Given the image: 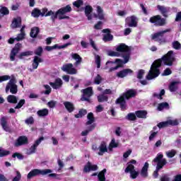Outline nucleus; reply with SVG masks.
<instances>
[{"instance_id":"nucleus-1","label":"nucleus","mask_w":181,"mask_h":181,"mask_svg":"<svg viewBox=\"0 0 181 181\" xmlns=\"http://www.w3.org/2000/svg\"><path fill=\"white\" fill-rule=\"evenodd\" d=\"M134 97H136V90L129 89L118 98L115 103L119 105L122 111H125L127 110V101L125 100H130V98H134Z\"/></svg>"},{"instance_id":"nucleus-2","label":"nucleus","mask_w":181,"mask_h":181,"mask_svg":"<svg viewBox=\"0 0 181 181\" xmlns=\"http://www.w3.org/2000/svg\"><path fill=\"white\" fill-rule=\"evenodd\" d=\"M124 59V61L121 59H116L115 62L107 61L106 62V66L105 67V70L108 69L109 67V73H112V71H115V70H118V69L121 67H124V64H127L128 62H129V54H126L122 57ZM117 64L116 66L112 67V64Z\"/></svg>"},{"instance_id":"nucleus-3","label":"nucleus","mask_w":181,"mask_h":181,"mask_svg":"<svg viewBox=\"0 0 181 181\" xmlns=\"http://www.w3.org/2000/svg\"><path fill=\"white\" fill-rule=\"evenodd\" d=\"M162 65H160V61L155 60L151 64L148 74L146 77V79L153 80V78H156V77H158L159 74H160V70H159V68Z\"/></svg>"},{"instance_id":"nucleus-4","label":"nucleus","mask_w":181,"mask_h":181,"mask_svg":"<svg viewBox=\"0 0 181 181\" xmlns=\"http://www.w3.org/2000/svg\"><path fill=\"white\" fill-rule=\"evenodd\" d=\"M71 6L68 4L57 11L54 16H52V19H57V18L59 19V21L63 19H70V16L63 15H66V13H69L71 12Z\"/></svg>"},{"instance_id":"nucleus-5","label":"nucleus","mask_w":181,"mask_h":181,"mask_svg":"<svg viewBox=\"0 0 181 181\" xmlns=\"http://www.w3.org/2000/svg\"><path fill=\"white\" fill-rule=\"evenodd\" d=\"M156 60H158L160 62V66H162V63L165 66H173V62L176 60L175 56L173 55V51L170 50L167 54L163 55L160 59H158Z\"/></svg>"},{"instance_id":"nucleus-6","label":"nucleus","mask_w":181,"mask_h":181,"mask_svg":"<svg viewBox=\"0 0 181 181\" xmlns=\"http://www.w3.org/2000/svg\"><path fill=\"white\" fill-rule=\"evenodd\" d=\"M36 56L34 57V59L33 60V70H36L37 67H39V63H43V59L40 58L43 53V47H38L34 52ZM40 56V57H39Z\"/></svg>"},{"instance_id":"nucleus-7","label":"nucleus","mask_w":181,"mask_h":181,"mask_svg":"<svg viewBox=\"0 0 181 181\" xmlns=\"http://www.w3.org/2000/svg\"><path fill=\"white\" fill-rule=\"evenodd\" d=\"M52 170L50 169H45V170H40V169H33L30 173H28L27 175V179L30 180L32 177H36L37 176H45V175H49V173H52Z\"/></svg>"},{"instance_id":"nucleus-8","label":"nucleus","mask_w":181,"mask_h":181,"mask_svg":"<svg viewBox=\"0 0 181 181\" xmlns=\"http://www.w3.org/2000/svg\"><path fill=\"white\" fill-rule=\"evenodd\" d=\"M168 32H170V29H166L151 35V39L152 40H155V42H158L160 44L166 43V38L163 37V36L165 33H168Z\"/></svg>"},{"instance_id":"nucleus-9","label":"nucleus","mask_w":181,"mask_h":181,"mask_svg":"<svg viewBox=\"0 0 181 181\" xmlns=\"http://www.w3.org/2000/svg\"><path fill=\"white\" fill-rule=\"evenodd\" d=\"M10 91L11 94L18 93V85H16V78L12 77L6 86V93Z\"/></svg>"},{"instance_id":"nucleus-10","label":"nucleus","mask_w":181,"mask_h":181,"mask_svg":"<svg viewBox=\"0 0 181 181\" xmlns=\"http://www.w3.org/2000/svg\"><path fill=\"white\" fill-rule=\"evenodd\" d=\"M81 92L83 93V95L81 98V101H86L87 103H89V104H91L90 97H92V95L94 94L93 92V87H88L83 89Z\"/></svg>"},{"instance_id":"nucleus-11","label":"nucleus","mask_w":181,"mask_h":181,"mask_svg":"<svg viewBox=\"0 0 181 181\" xmlns=\"http://www.w3.org/2000/svg\"><path fill=\"white\" fill-rule=\"evenodd\" d=\"M150 23H154L156 26H165L166 25V19L160 16V15L153 16L149 19Z\"/></svg>"},{"instance_id":"nucleus-12","label":"nucleus","mask_w":181,"mask_h":181,"mask_svg":"<svg viewBox=\"0 0 181 181\" xmlns=\"http://www.w3.org/2000/svg\"><path fill=\"white\" fill-rule=\"evenodd\" d=\"M116 52H118L119 53H122L121 56L124 57L127 54H129V57H131V48L125 45L124 43L119 44L116 47Z\"/></svg>"},{"instance_id":"nucleus-13","label":"nucleus","mask_w":181,"mask_h":181,"mask_svg":"<svg viewBox=\"0 0 181 181\" xmlns=\"http://www.w3.org/2000/svg\"><path fill=\"white\" fill-rule=\"evenodd\" d=\"M61 69L62 71H64L65 73H67V74L74 75L77 74V69L74 68L73 64L69 63L64 64Z\"/></svg>"},{"instance_id":"nucleus-14","label":"nucleus","mask_w":181,"mask_h":181,"mask_svg":"<svg viewBox=\"0 0 181 181\" xmlns=\"http://www.w3.org/2000/svg\"><path fill=\"white\" fill-rule=\"evenodd\" d=\"M153 162L157 163V166H161L163 168L168 163V160H166V158H163V154L160 153L157 154Z\"/></svg>"},{"instance_id":"nucleus-15","label":"nucleus","mask_w":181,"mask_h":181,"mask_svg":"<svg viewBox=\"0 0 181 181\" xmlns=\"http://www.w3.org/2000/svg\"><path fill=\"white\" fill-rule=\"evenodd\" d=\"M29 144V139L26 136H20L15 141L14 146L19 148L23 145H28Z\"/></svg>"},{"instance_id":"nucleus-16","label":"nucleus","mask_w":181,"mask_h":181,"mask_svg":"<svg viewBox=\"0 0 181 181\" xmlns=\"http://www.w3.org/2000/svg\"><path fill=\"white\" fill-rule=\"evenodd\" d=\"M45 140V137L41 136L39 139H37L34 144L33 146H30V148H29V152L28 153V155H32L33 153H36V151L37 149V146H39V145H40V144L42 143V141Z\"/></svg>"},{"instance_id":"nucleus-17","label":"nucleus","mask_w":181,"mask_h":181,"mask_svg":"<svg viewBox=\"0 0 181 181\" xmlns=\"http://www.w3.org/2000/svg\"><path fill=\"white\" fill-rule=\"evenodd\" d=\"M21 47H22V44L18 42L17 44H16L14 47H13L10 53L11 62H15V57L16 56V54H18V53H19V52H21Z\"/></svg>"},{"instance_id":"nucleus-18","label":"nucleus","mask_w":181,"mask_h":181,"mask_svg":"<svg viewBox=\"0 0 181 181\" xmlns=\"http://www.w3.org/2000/svg\"><path fill=\"white\" fill-rule=\"evenodd\" d=\"M0 124L4 131H5L6 132H11V127H9V124H8V117H1L0 119Z\"/></svg>"},{"instance_id":"nucleus-19","label":"nucleus","mask_w":181,"mask_h":181,"mask_svg":"<svg viewBox=\"0 0 181 181\" xmlns=\"http://www.w3.org/2000/svg\"><path fill=\"white\" fill-rule=\"evenodd\" d=\"M95 172V170H98V166L97 165H91V163L88 161L87 164L83 168V173H88V172Z\"/></svg>"},{"instance_id":"nucleus-20","label":"nucleus","mask_w":181,"mask_h":181,"mask_svg":"<svg viewBox=\"0 0 181 181\" xmlns=\"http://www.w3.org/2000/svg\"><path fill=\"white\" fill-rule=\"evenodd\" d=\"M133 73H134V71H132V69H124L117 72L116 76L117 77H118V78H124V77H127L128 74H132Z\"/></svg>"},{"instance_id":"nucleus-21","label":"nucleus","mask_w":181,"mask_h":181,"mask_svg":"<svg viewBox=\"0 0 181 181\" xmlns=\"http://www.w3.org/2000/svg\"><path fill=\"white\" fill-rule=\"evenodd\" d=\"M69 46H71V42H67L64 45L60 46L57 44L54 45V46H47L45 47V50H47V52H52V50H54V49H66V47Z\"/></svg>"},{"instance_id":"nucleus-22","label":"nucleus","mask_w":181,"mask_h":181,"mask_svg":"<svg viewBox=\"0 0 181 181\" xmlns=\"http://www.w3.org/2000/svg\"><path fill=\"white\" fill-rule=\"evenodd\" d=\"M21 26H22V18H14L12 21L11 28L12 29H16L17 28H21Z\"/></svg>"},{"instance_id":"nucleus-23","label":"nucleus","mask_w":181,"mask_h":181,"mask_svg":"<svg viewBox=\"0 0 181 181\" xmlns=\"http://www.w3.org/2000/svg\"><path fill=\"white\" fill-rule=\"evenodd\" d=\"M97 13L94 14V18L99 19L100 21H104L105 19V16L104 15V10L101 8V6H97Z\"/></svg>"},{"instance_id":"nucleus-24","label":"nucleus","mask_w":181,"mask_h":181,"mask_svg":"<svg viewBox=\"0 0 181 181\" xmlns=\"http://www.w3.org/2000/svg\"><path fill=\"white\" fill-rule=\"evenodd\" d=\"M49 86L54 88V90H57V88H60L62 86H63V81L60 78H57L55 79L54 82H49Z\"/></svg>"},{"instance_id":"nucleus-25","label":"nucleus","mask_w":181,"mask_h":181,"mask_svg":"<svg viewBox=\"0 0 181 181\" xmlns=\"http://www.w3.org/2000/svg\"><path fill=\"white\" fill-rule=\"evenodd\" d=\"M126 20H130V21L127 23L129 28H136V26H138V22L136 21V17H135V16L127 17Z\"/></svg>"},{"instance_id":"nucleus-26","label":"nucleus","mask_w":181,"mask_h":181,"mask_svg":"<svg viewBox=\"0 0 181 181\" xmlns=\"http://www.w3.org/2000/svg\"><path fill=\"white\" fill-rule=\"evenodd\" d=\"M105 152H108L107 143H105V141H102L99 146V152L98 153V155H99V156H103Z\"/></svg>"},{"instance_id":"nucleus-27","label":"nucleus","mask_w":181,"mask_h":181,"mask_svg":"<svg viewBox=\"0 0 181 181\" xmlns=\"http://www.w3.org/2000/svg\"><path fill=\"white\" fill-rule=\"evenodd\" d=\"M39 33H40V28L39 27H33L31 28L30 36L33 39H36Z\"/></svg>"},{"instance_id":"nucleus-28","label":"nucleus","mask_w":181,"mask_h":181,"mask_svg":"<svg viewBox=\"0 0 181 181\" xmlns=\"http://www.w3.org/2000/svg\"><path fill=\"white\" fill-rule=\"evenodd\" d=\"M29 56H33V51L22 52L18 55H17V57L20 60H23L25 57H29Z\"/></svg>"},{"instance_id":"nucleus-29","label":"nucleus","mask_w":181,"mask_h":181,"mask_svg":"<svg viewBox=\"0 0 181 181\" xmlns=\"http://www.w3.org/2000/svg\"><path fill=\"white\" fill-rule=\"evenodd\" d=\"M64 105L66 110L69 113L73 112V111H74V110H76V107H74V104H73L71 102H69V101L64 102Z\"/></svg>"},{"instance_id":"nucleus-30","label":"nucleus","mask_w":181,"mask_h":181,"mask_svg":"<svg viewBox=\"0 0 181 181\" xmlns=\"http://www.w3.org/2000/svg\"><path fill=\"white\" fill-rule=\"evenodd\" d=\"M91 12H93V7L91 6H86L85 7V15L88 18V21H91L93 16H91Z\"/></svg>"},{"instance_id":"nucleus-31","label":"nucleus","mask_w":181,"mask_h":181,"mask_svg":"<svg viewBox=\"0 0 181 181\" xmlns=\"http://www.w3.org/2000/svg\"><path fill=\"white\" fill-rule=\"evenodd\" d=\"M148 168H149V163L148 162H146L141 170V176H142V177H148Z\"/></svg>"},{"instance_id":"nucleus-32","label":"nucleus","mask_w":181,"mask_h":181,"mask_svg":"<svg viewBox=\"0 0 181 181\" xmlns=\"http://www.w3.org/2000/svg\"><path fill=\"white\" fill-rule=\"evenodd\" d=\"M95 129V124H93L90 126L87 127V129L85 131H83L81 134V136H87L91 131H94Z\"/></svg>"},{"instance_id":"nucleus-33","label":"nucleus","mask_w":181,"mask_h":181,"mask_svg":"<svg viewBox=\"0 0 181 181\" xmlns=\"http://www.w3.org/2000/svg\"><path fill=\"white\" fill-rule=\"evenodd\" d=\"M135 114L137 118L145 119L146 118V115H148V112L146 110H137L135 112Z\"/></svg>"},{"instance_id":"nucleus-34","label":"nucleus","mask_w":181,"mask_h":181,"mask_svg":"<svg viewBox=\"0 0 181 181\" xmlns=\"http://www.w3.org/2000/svg\"><path fill=\"white\" fill-rule=\"evenodd\" d=\"M72 59H74V60H76V62L74 63V66H78V64H81V62H83V59L77 53L72 54Z\"/></svg>"},{"instance_id":"nucleus-35","label":"nucleus","mask_w":181,"mask_h":181,"mask_svg":"<svg viewBox=\"0 0 181 181\" xmlns=\"http://www.w3.org/2000/svg\"><path fill=\"white\" fill-rule=\"evenodd\" d=\"M87 119L88 121L86 122V125H91L93 124L94 121H95V118H94V114H93V112H89L88 114Z\"/></svg>"},{"instance_id":"nucleus-36","label":"nucleus","mask_w":181,"mask_h":181,"mask_svg":"<svg viewBox=\"0 0 181 181\" xmlns=\"http://www.w3.org/2000/svg\"><path fill=\"white\" fill-rule=\"evenodd\" d=\"M38 117H47L49 115V110L44 108L37 112Z\"/></svg>"},{"instance_id":"nucleus-37","label":"nucleus","mask_w":181,"mask_h":181,"mask_svg":"<svg viewBox=\"0 0 181 181\" xmlns=\"http://www.w3.org/2000/svg\"><path fill=\"white\" fill-rule=\"evenodd\" d=\"M157 8L163 14V16H164L165 18H168V15H166L168 13V8H166V7L158 5Z\"/></svg>"},{"instance_id":"nucleus-38","label":"nucleus","mask_w":181,"mask_h":181,"mask_svg":"<svg viewBox=\"0 0 181 181\" xmlns=\"http://www.w3.org/2000/svg\"><path fill=\"white\" fill-rule=\"evenodd\" d=\"M105 173H107V169L104 168L98 175V179L99 181H105Z\"/></svg>"},{"instance_id":"nucleus-39","label":"nucleus","mask_w":181,"mask_h":181,"mask_svg":"<svg viewBox=\"0 0 181 181\" xmlns=\"http://www.w3.org/2000/svg\"><path fill=\"white\" fill-rule=\"evenodd\" d=\"M6 15H9V9H8L7 7L1 6L0 8V18H1L2 16H6Z\"/></svg>"},{"instance_id":"nucleus-40","label":"nucleus","mask_w":181,"mask_h":181,"mask_svg":"<svg viewBox=\"0 0 181 181\" xmlns=\"http://www.w3.org/2000/svg\"><path fill=\"white\" fill-rule=\"evenodd\" d=\"M7 101L8 103H10V104H17L18 103V98L13 95H9L7 97Z\"/></svg>"},{"instance_id":"nucleus-41","label":"nucleus","mask_w":181,"mask_h":181,"mask_svg":"<svg viewBox=\"0 0 181 181\" xmlns=\"http://www.w3.org/2000/svg\"><path fill=\"white\" fill-rule=\"evenodd\" d=\"M87 115V110L86 109H81L78 111V113L75 115L74 117L75 118H83V117H84V115Z\"/></svg>"},{"instance_id":"nucleus-42","label":"nucleus","mask_w":181,"mask_h":181,"mask_svg":"<svg viewBox=\"0 0 181 181\" xmlns=\"http://www.w3.org/2000/svg\"><path fill=\"white\" fill-rule=\"evenodd\" d=\"M125 119L128 121H136V115L134 112L129 113L125 117Z\"/></svg>"},{"instance_id":"nucleus-43","label":"nucleus","mask_w":181,"mask_h":181,"mask_svg":"<svg viewBox=\"0 0 181 181\" xmlns=\"http://www.w3.org/2000/svg\"><path fill=\"white\" fill-rule=\"evenodd\" d=\"M97 98L98 103H105L108 101V96L104 95L103 93L98 95Z\"/></svg>"},{"instance_id":"nucleus-44","label":"nucleus","mask_w":181,"mask_h":181,"mask_svg":"<svg viewBox=\"0 0 181 181\" xmlns=\"http://www.w3.org/2000/svg\"><path fill=\"white\" fill-rule=\"evenodd\" d=\"M95 64L97 65V69L101 67V57L97 54H95Z\"/></svg>"},{"instance_id":"nucleus-45","label":"nucleus","mask_w":181,"mask_h":181,"mask_svg":"<svg viewBox=\"0 0 181 181\" xmlns=\"http://www.w3.org/2000/svg\"><path fill=\"white\" fill-rule=\"evenodd\" d=\"M31 15L33 16V18H39L41 16V11L39 10V8H35L33 10Z\"/></svg>"},{"instance_id":"nucleus-46","label":"nucleus","mask_w":181,"mask_h":181,"mask_svg":"<svg viewBox=\"0 0 181 181\" xmlns=\"http://www.w3.org/2000/svg\"><path fill=\"white\" fill-rule=\"evenodd\" d=\"M161 169H163V167L160 165H156V170L153 173V177L154 179H158L159 176V170H160Z\"/></svg>"},{"instance_id":"nucleus-47","label":"nucleus","mask_w":181,"mask_h":181,"mask_svg":"<svg viewBox=\"0 0 181 181\" xmlns=\"http://www.w3.org/2000/svg\"><path fill=\"white\" fill-rule=\"evenodd\" d=\"M176 84H177V82L176 81H173L170 84L169 90L171 93H175V91L177 90V86H176Z\"/></svg>"},{"instance_id":"nucleus-48","label":"nucleus","mask_w":181,"mask_h":181,"mask_svg":"<svg viewBox=\"0 0 181 181\" xmlns=\"http://www.w3.org/2000/svg\"><path fill=\"white\" fill-rule=\"evenodd\" d=\"M164 108H169V103L164 102L158 104V111H162Z\"/></svg>"},{"instance_id":"nucleus-49","label":"nucleus","mask_w":181,"mask_h":181,"mask_svg":"<svg viewBox=\"0 0 181 181\" xmlns=\"http://www.w3.org/2000/svg\"><path fill=\"white\" fill-rule=\"evenodd\" d=\"M112 39H114V36L111 33H107L103 36V40L105 42H111Z\"/></svg>"},{"instance_id":"nucleus-50","label":"nucleus","mask_w":181,"mask_h":181,"mask_svg":"<svg viewBox=\"0 0 181 181\" xmlns=\"http://www.w3.org/2000/svg\"><path fill=\"white\" fill-rule=\"evenodd\" d=\"M135 170V166L132 164H128L127 167L125 168V173H131V172Z\"/></svg>"},{"instance_id":"nucleus-51","label":"nucleus","mask_w":181,"mask_h":181,"mask_svg":"<svg viewBox=\"0 0 181 181\" xmlns=\"http://www.w3.org/2000/svg\"><path fill=\"white\" fill-rule=\"evenodd\" d=\"M25 103L26 100H25V99L20 100L17 105L15 107V110H19L20 108H22L23 105H25Z\"/></svg>"},{"instance_id":"nucleus-52","label":"nucleus","mask_w":181,"mask_h":181,"mask_svg":"<svg viewBox=\"0 0 181 181\" xmlns=\"http://www.w3.org/2000/svg\"><path fill=\"white\" fill-rule=\"evenodd\" d=\"M166 156L170 158H174L176 156V151L175 149H172L171 151H168L165 153Z\"/></svg>"},{"instance_id":"nucleus-53","label":"nucleus","mask_w":181,"mask_h":181,"mask_svg":"<svg viewBox=\"0 0 181 181\" xmlns=\"http://www.w3.org/2000/svg\"><path fill=\"white\" fill-rule=\"evenodd\" d=\"M45 88L46 89L42 94H45V95H49L50 93H52V88L49 85H44Z\"/></svg>"},{"instance_id":"nucleus-54","label":"nucleus","mask_w":181,"mask_h":181,"mask_svg":"<svg viewBox=\"0 0 181 181\" xmlns=\"http://www.w3.org/2000/svg\"><path fill=\"white\" fill-rule=\"evenodd\" d=\"M173 49H175V50H180L181 49V44L179 42V41H174L173 43Z\"/></svg>"},{"instance_id":"nucleus-55","label":"nucleus","mask_w":181,"mask_h":181,"mask_svg":"<svg viewBox=\"0 0 181 181\" xmlns=\"http://www.w3.org/2000/svg\"><path fill=\"white\" fill-rule=\"evenodd\" d=\"M8 155H11V151L2 150L0 148V158H4V156H8Z\"/></svg>"},{"instance_id":"nucleus-56","label":"nucleus","mask_w":181,"mask_h":181,"mask_svg":"<svg viewBox=\"0 0 181 181\" xmlns=\"http://www.w3.org/2000/svg\"><path fill=\"white\" fill-rule=\"evenodd\" d=\"M55 15L56 13L53 12V11L51 10L47 12V13L45 14V17L51 16V20L52 21V22H55L57 18L53 19V16H54Z\"/></svg>"},{"instance_id":"nucleus-57","label":"nucleus","mask_w":181,"mask_h":181,"mask_svg":"<svg viewBox=\"0 0 181 181\" xmlns=\"http://www.w3.org/2000/svg\"><path fill=\"white\" fill-rule=\"evenodd\" d=\"M157 127L160 129H162V128H166V127H169L168 121L165 122H161L157 124Z\"/></svg>"},{"instance_id":"nucleus-58","label":"nucleus","mask_w":181,"mask_h":181,"mask_svg":"<svg viewBox=\"0 0 181 181\" xmlns=\"http://www.w3.org/2000/svg\"><path fill=\"white\" fill-rule=\"evenodd\" d=\"M101 81H103V77H101V75L98 74L94 79L95 84H101Z\"/></svg>"},{"instance_id":"nucleus-59","label":"nucleus","mask_w":181,"mask_h":181,"mask_svg":"<svg viewBox=\"0 0 181 181\" xmlns=\"http://www.w3.org/2000/svg\"><path fill=\"white\" fill-rule=\"evenodd\" d=\"M144 74H145V70L144 69L139 70V71L137 72V78L139 80H142V78H144Z\"/></svg>"},{"instance_id":"nucleus-60","label":"nucleus","mask_w":181,"mask_h":181,"mask_svg":"<svg viewBox=\"0 0 181 181\" xmlns=\"http://www.w3.org/2000/svg\"><path fill=\"white\" fill-rule=\"evenodd\" d=\"M12 158H17L20 160H23L24 156L21 153L16 152L12 155Z\"/></svg>"},{"instance_id":"nucleus-61","label":"nucleus","mask_w":181,"mask_h":181,"mask_svg":"<svg viewBox=\"0 0 181 181\" xmlns=\"http://www.w3.org/2000/svg\"><path fill=\"white\" fill-rule=\"evenodd\" d=\"M15 39L17 42H21V40H23V39H25V33H21Z\"/></svg>"},{"instance_id":"nucleus-62","label":"nucleus","mask_w":181,"mask_h":181,"mask_svg":"<svg viewBox=\"0 0 181 181\" xmlns=\"http://www.w3.org/2000/svg\"><path fill=\"white\" fill-rule=\"evenodd\" d=\"M168 126L171 125L172 127H176V125H179V122L177 120H168Z\"/></svg>"},{"instance_id":"nucleus-63","label":"nucleus","mask_w":181,"mask_h":181,"mask_svg":"<svg viewBox=\"0 0 181 181\" xmlns=\"http://www.w3.org/2000/svg\"><path fill=\"white\" fill-rule=\"evenodd\" d=\"M83 0H77L73 3V5L76 8H80V6H81V5H83Z\"/></svg>"},{"instance_id":"nucleus-64","label":"nucleus","mask_w":181,"mask_h":181,"mask_svg":"<svg viewBox=\"0 0 181 181\" xmlns=\"http://www.w3.org/2000/svg\"><path fill=\"white\" fill-rule=\"evenodd\" d=\"M139 175V173L138 171H135V170L130 172V177H132V179H136Z\"/></svg>"}]
</instances>
